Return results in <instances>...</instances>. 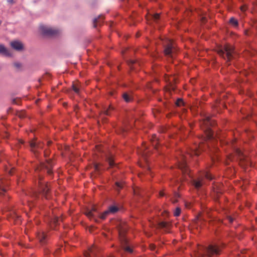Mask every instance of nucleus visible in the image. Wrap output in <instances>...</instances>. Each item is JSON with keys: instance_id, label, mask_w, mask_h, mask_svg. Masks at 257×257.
Wrapping results in <instances>:
<instances>
[{"instance_id": "1", "label": "nucleus", "mask_w": 257, "mask_h": 257, "mask_svg": "<svg viewBox=\"0 0 257 257\" xmlns=\"http://www.w3.org/2000/svg\"><path fill=\"white\" fill-rule=\"evenodd\" d=\"M201 248L205 251L206 253L198 252L197 257H211L212 255H218L220 252L219 247L217 245H210L207 248Z\"/></svg>"}, {"instance_id": "2", "label": "nucleus", "mask_w": 257, "mask_h": 257, "mask_svg": "<svg viewBox=\"0 0 257 257\" xmlns=\"http://www.w3.org/2000/svg\"><path fill=\"white\" fill-rule=\"evenodd\" d=\"M233 52V47L229 45H225L223 47L219 48L217 50V53L220 56L228 60L232 58Z\"/></svg>"}, {"instance_id": "3", "label": "nucleus", "mask_w": 257, "mask_h": 257, "mask_svg": "<svg viewBox=\"0 0 257 257\" xmlns=\"http://www.w3.org/2000/svg\"><path fill=\"white\" fill-rule=\"evenodd\" d=\"M164 44V54L168 58L173 59L175 55L176 49L171 40H167Z\"/></svg>"}, {"instance_id": "4", "label": "nucleus", "mask_w": 257, "mask_h": 257, "mask_svg": "<svg viewBox=\"0 0 257 257\" xmlns=\"http://www.w3.org/2000/svg\"><path fill=\"white\" fill-rule=\"evenodd\" d=\"M39 193L41 194L43 196H45L46 199L49 198V187L47 182L42 180V178L39 176Z\"/></svg>"}, {"instance_id": "5", "label": "nucleus", "mask_w": 257, "mask_h": 257, "mask_svg": "<svg viewBox=\"0 0 257 257\" xmlns=\"http://www.w3.org/2000/svg\"><path fill=\"white\" fill-rule=\"evenodd\" d=\"M40 31L43 35L46 36H54L58 33L57 30L43 25H40Z\"/></svg>"}, {"instance_id": "6", "label": "nucleus", "mask_w": 257, "mask_h": 257, "mask_svg": "<svg viewBox=\"0 0 257 257\" xmlns=\"http://www.w3.org/2000/svg\"><path fill=\"white\" fill-rule=\"evenodd\" d=\"M203 123L206 125V138L208 140H211L213 138V133L211 130L210 126L212 125V122L209 116H206L204 118Z\"/></svg>"}, {"instance_id": "7", "label": "nucleus", "mask_w": 257, "mask_h": 257, "mask_svg": "<svg viewBox=\"0 0 257 257\" xmlns=\"http://www.w3.org/2000/svg\"><path fill=\"white\" fill-rule=\"evenodd\" d=\"M52 166V161L50 160H47L45 163H41L40 166L36 169V171H38L39 169L44 170L50 175L52 173L51 170Z\"/></svg>"}, {"instance_id": "8", "label": "nucleus", "mask_w": 257, "mask_h": 257, "mask_svg": "<svg viewBox=\"0 0 257 257\" xmlns=\"http://www.w3.org/2000/svg\"><path fill=\"white\" fill-rule=\"evenodd\" d=\"M118 210V207L115 206H110L107 210H105L101 215L100 218L104 219L109 214H114Z\"/></svg>"}, {"instance_id": "9", "label": "nucleus", "mask_w": 257, "mask_h": 257, "mask_svg": "<svg viewBox=\"0 0 257 257\" xmlns=\"http://www.w3.org/2000/svg\"><path fill=\"white\" fill-rule=\"evenodd\" d=\"M11 47L17 51H21L23 49V44L19 41H14L11 43Z\"/></svg>"}, {"instance_id": "10", "label": "nucleus", "mask_w": 257, "mask_h": 257, "mask_svg": "<svg viewBox=\"0 0 257 257\" xmlns=\"http://www.w3.org/2000/svg\"><path fill=\"white\" fill-rule=\"evenodd\" d=\"M192 184L194 185V186L195 187V188L198 189L200 188V187L204 184L203 178H200L197 180L193 179L192 180Z\"/></svg>"}, {"instance_id": "11", "label": "nucleus", "mask_w": 257, "mask_h": 257, "mask_svg": "<svg viewBox=\"0 0 257 257\" xmlns=\"http://www.w3.org/2000/svg\"><path fill=\"white\" fill-rule=\"evenodd\" d=\"M96 211L95 207L93 206L91 209H87L85 212V214L90 218H93L95 215L94 213Z\"/></svg>"}, {"instance_id": "12", "label": "nucleus", "mask_w": 257, "mask_h": 257, "mask_svg": "<svg viewBox=\"0 0 257 257\" xmlns=\"http://www.w3.org/2000/svg\"><path fill=\"white\" fill-rule=\"evenodd\" d=\"M0 54L5 56H10L11 55L8 50L2 44H0Z\"/></svg>"}, {"instance_id": "13", "label": "nucleus", "mask_w": 257, "mask_h": 257, "mask_svg": "<svg viewBox=\"0 0 257 257\" xmlns=\"http://www.w3.org/2000/svg\"><path fill=\"white\" fill-rule=\"evenodd\" d=\"M235 154L236 156L237 159H239L240 161L244 159V155L242 151L239 149L236 148L235 149Z\"/></svg>"}, {"instance_id": "14", "label": "nucleus", "mask_w": 257, "mask_h": 257, "mask_svg": "<svg viewBox=\"0 0 257 257\" xmlns=\"http://www.w3.org/2000/svg\"><path fill=\"white\" fill-rule=\"evenodd\" d=\"M37 237L41 243H44L45 242L46 235L43 231L39 232L37 234Z\"/></svg>"}, {"instance_id": "15", "label": "nucleus", "mask_w": 257, "mask_h": 257, "mask_svg": "<svg viewBox=\"0 0 257 257\" xmlns=\"http://www.w3.org/2000/svg\"><path fill=\"white\" fill-rule=\"evenodd\" d=\"M179 167L180 168V169L182 170V171L185 173H187L188 172L187 162L185 159H184L182 163H181L179 165Z\"/></svg>"}, {"instance_id": "16", "label": "nucleus", "mask_w": 257, "mask_h": 257, "mask_svg": "<svg viewBox=\"0 0 257 257\" xmlns=\"http://www.w3.org/2000/svg\"><path fill=\"white\" fill-rule=\"evenodd\" d=\"M122 97L126 102H130L133 99L132 95L126 92H125L122 94Z\"/></svg>"}, {"instance_id": "17", "label": "nucleus", "mask_w": 257, "mask_h": 257, "mask_svg": "<svg viewBox=\"0 0 257 257\" xmlns=\"http://www.w3.org/2000/svg\"><path fill=\"white\" fill-rule=\"evenodd\" d=\"M107 162L108 163L109 167H112L115 165L113 158L111 156H107L106 158Z\"/></svg>"}, {"instance_id": "18", "label": "nucleus", "mask_w": 257, "mask_h": 257, "mask_svg": "<svg viewBox=\"0 0 257 257\" xmlns=\"http://www.w3.org/2000/svg\"><path fill=\"white\" fill-rule=\"evenodd\" d=\"M31 148H32L33 151L35 152V149L36 148H39L40 147V145H38L37 142H32L30 144Z\"/></svg>"}, {"instance_id": "19", "label": "nucleus", "mask_w": 257, "mask_h": 257, "mask_svg": "<svg viewBox=\"0 0 257 257\" xmlns=\"http://www.w3.org/2000/svg\"><path fill=\"white\" fill-rule=\"evenodd\" d=\"M229 23L234 27H237L238 26V21L234 17H231L229 20Z\"/></svg>"}, {"instance_id": "20", "label": "nucleus", "mask_w": 257, "mask_h": 257, "mask_svg": "<svg viewBox=\"0 0 257 257\" xmlns=\"http://www.w3.org/2000/svg\"><path fill=\"white\" fill-rule=\"evenodd\" d=\"M204 177H205L206 179L211 180L213 179V177L212 176L211 174H210L208 172H205L203 174Z\"/></svg>"}, {"instance_id": "21", "label": "nucleus", "mask_w": 257, "mask_h": 257, "mask_svg": "<svg viewBox=\"0 0 257 257\" xmlns=\"http://www.w3.org/2000/svg\"><path fill=\"white\" fill-rule=\"evenodd\" d=\"M72 88H73V90L74 91V92L76 93H77L78 94L79 93L80 88L78 86H77L76 84H73L72 85Z\"/></svg>"}, {"instance_id": "22", "label": "nucleus", "mask_w": 257, "mask_h": 257, "mask_svg": "<svg viewBox=\"0 0 257 257\" xmlns=\"http://www.w3.org/2000/svg\"><path fill=\"white\" fill-rule=\"evenodd\" d=\"M181 213V209L179 207H177L174 212L175 216H178Z\"/></svg>"}, {"instance_id": "23", "label": "nucleus", "mask_w": 257, "mask_h": 257, "mask_svg": "<svg viewBox=\"0 0 257 257\" xmlns=\"http://www.w3.org/2000/svg\"><path fill=\"white\" fill-rule=\"evenodd\" d=\"M176 105L181 106L184 104V102L181 98H178L176 102Z\"/></svg>"}, {"instance_id": "24", "label": "nucleus", "mask_w": 257, "mask_h": 257, "mask_svg": "<svg viewBox=\"0 0 257 257\" xmlns=\"http://www.w3.org/2000/svg\"><path fill=\"white\" fill-rule=\"evenodd\" d=\"M6 193V190L3 186H0V196L5 195Z\"/></svg>"}, {"instance_id": "25", "label": "nucleus", "mask_w": 257, "mask_h": 257, "mask_svg": "<svg viewBox=\"0 0 257 257\" xmlns=\"http://www.w3.org/2000/svg\"><path fill=\"white\" fill-rule=\"evenodd\" d=\"M160 13H154V14H147L145 16H160Z\"/></svg>"}, {"instance_id": "26", "label": "nucleus", "mask_w": 257, "mask_h": 257, "mask_svg": "<svg viewBox=\"0 0 257 257\" xmlns=\"http://www.w3.org/2000/svg\"><path fill=\"white\" fill-rule=\"evenodd\" d=\"M160 226L162 228H166L167 226V223L165 222H162L160 223Z\"/></svg>"}, {"instance_id": "27", "label": "nucleus", "mask_w": 257, "mask_h": 257, "mask_svg": "<svg viewBox=\"0 0 257 257\" xmlns=\"http://www.w3.org/2000/svg\"><path fill=\"white\" fill-rule=\"evenodd\" d=\"M124 249H125V251H126L127 252H128L130 253H132L133 252V249L130 246H126V247H125Z\"/></svg>"}, {"instance_id": "28", "label": "nucleus", "mask_w": 257, "mask_h": 257, "mask_svg": "<svg viewBox=\"0 0 257 257\" xmlns=\"http://www.w3.org/2000/svg\"><path fill=\"white\" fill-rule=\"evenodd\" d=\"M94 169L95 171H98L99 170V165L98 164H95L94 165Z\"/></svg>"}, {"instance_id": "29", "label": "nucleus", "mask_w": 257, "mask_h": 257, "mask_svg": "<svg viewBox=\"0 0 257 257\" xmlns=\"http://www.w3.org/2000/svg\"><path fill=\"white\" fill-rule=\"evenodd\" d=\"M115 184H116V187H117V189H120V188H121L122 187V184L120 183L116 182Z\"/></svg>"}, {"instance_id": "30", "label": "nucleus", "mask_w": 257, "mask_h": 257, "mask_svg": "<svg viewBox=\"0 0 257 257\" xmlns=\"http://www.w3.org/2000/svg\"><path fill=\"white\" fill-rule=\"evenodd\" d=\"M246 9V6L245 5H243V6L240 7V10L242 12L245 11Z\"/></svg>"}, {"instance_id": "31", "label": "nucleus", "mask_w": 257, "mask_h": 257, "mask_svg": "<svg viewBox=\"0 0 257 257\" xmlns=\"http://www.w3.org/2000/svg\"><path fill=\"white\" fill-rule=\"evenodd\" d=\"M227 219L230 223H232L233 221V218L231 216H228Z\"/></svg>"}, {"instance_id": "32", "label": "nucleus", "mask_w": 257, "mask_h": 257, "mask_svg": "<svg viewBox=\"0 0 257 257\" xmlns=\"http://www.w3.org/2000/svg\"><path fill=\"white\" fill-rule=\"evenodd\" d=\"M142 156L144 157V158L146 159L147 157V152L144 151L143 152H141Z\"/></svg>"}, {"instance_id": "33", "label": "nucleus", "mask_w": 257, "mask_h": 257, "mask_svg": "<svg viewBox=\"0 0 257 257\" xmlns=\"http://www.w3.org/2000/svg\"><path fill=\"white\" fill-rule=\"evenodd\" d=\"M14 65L15 67H17V68H19L21 67V64L19 63H14Z\"/></svg>"}, {"instance_id": "34", "label": "nucleus", "mask_w": 257, "mask_h": 257, "mask_svg": "<svg viewBox=\"0 0 257 257\" xmlns=\"http://www.w3.org/2000/svg\"><path fill=\"white\" fill-rule=\"evenodd\" d=\"M7 2L11 4H13L15 3L14 0H7Z\"/></svg>"}, {"instance_id": "35", "label": "nucleus", "mask_w": 257, "mask_h": 257, "mask_svg": "<svg viewBox=\"0 0 257 257\" xmlns=\"http://www.w3.org/2000/svg\"><path fill=\"white\" fill-rule=\"evenodd\" d=\"M160 196L161 197L165 196V193L163 191H160Z\"/></svg>"}, {"instance_id": "36", "label": "nucleus", "mask_w": 257, "mask_h": 257, "mask_svg": "<svg viewBox=\"0 0 257 257\" xmlns=\"http://www.w3.org/2000/svg\"><path fill=\"white\" fill-rule=\"evenodd\" d=\"M14 217H16L17 218H19L20 217V215L19 214H18L17 213H15Z\"/></svg>"}, {"instance_id": "37", "label": "nucleus", "mask_w": 257, "mask_h": 257, "mask_svg": "<svg viewBox=\"0 0 257 257\" xmlns=\"http://www.w3.org/2000/svg\"><path fill=\"white\" fill-rule=\"evenodd\" d=\"M104 114H106V115H109V112H108V109H107V110H105V111H104Z\"/></svg>"}, {"instance_id": "38", "label": "nucleus", "mask_w": 257, "mask_h": 257, "mask_svg": "<svg viewBox=\"0 0 257 257\" xmlns=\"http://www.w3.org/2000/svg\"><path fill=\"white\" fill-rule=\"evenodd\" d=\"M195 155H197V156L199 155V152H198V151L195 152Z\"/></svg>"}, {"instance_id": "39", "label": "nucleus", "mask_w": 257, "mask_h": 257, "mask_svg": "<svg viewBox=\"0 0 257 257\" xmlns=\"http://www.w3.org/2000/svg\"><path fill=\"white\" fill-rule=\"evenodd\" d=\"M90 252L91 253H93V249H92V248H90Z\"/></svg>"}, {"instance_id": "40", "label": "nucleus", "mask_w": 257, "mask_h": 257, "mask_svg": "<svg viewBox=\"0 0 257 257\" xmlns=\"http://www.w3.org/2000/svg\"><path fill=\"white\" fill-rule=\"evenodd\" d=\"M97 21V19L96 18H95L94 20H93V22L94 23H95L96 22V21Z\"/></svg>"}, {"instance_id": "41", "label": "nucleus", "mask_w": 257, "mask_h": 257, "mask_svg": "<svg viewBox=\"0 0 257 257\" xmlns=\"http://www.w3.org/2000/svg\"><path fill=\"white\" fill-rule=\"evenodd\" d=\"M24 116V115H23H23H20V117H23Z\"/></svg>"}, {"instance_id": "42", "label": "nucleus", "mask_w": 257, "mask_h": 257, "mask_svg": "<svg viewBox=\"0 0 257 257\" xmlns=\"http://www.w3.org/2000/svg\"><path fill=\"white\" fill-rule=\"evenodd\" d=\"M202 18H203V19H202V21H204V20H205V18L206 17H202Z\"/></svg>"}, {"instance_id": "43", "label": "nucleus", "mask_w": 257, "mask_h": 257, "mask_svg": "<svg viewBox=\"0 0 257 257\" xmlns=\"http://www.w3.org/2000/svg\"><path fill=\"white\" fill-rule=\"evenodd\" d=\"M10 173L11 174H13V171H12H12H11L10 172Z\"/></svg>"}, {"instance_id": "44", "label": "nucleus", "mask_w": 257, "mask_h": 257, "mask_svg": "<svg viewBox=\"0 0 257 257\" xmlns=\"http://www.w3.org/2000/svg\"><path fill=\"white\" fill-rule=\"evenodd\" d=\"M58 221V219H57H57H56H56H55V221H54L55 222V221Z\"/></svg>"}, {"instance_id": "45", "label": "nucleus", "mask_w": 257, "mask_h": 257, "mask_svg": "<svg viewBox=\"0 0 257 257\" xmlns=\"http://www.w3.org/2000/svg\"><path fill=\"white\" fill-rule=\"evenodd\" d=\"M156 20L157 19V18H159V17H154Z\"/></svg>"}, {"instance_id": "46", "label": "nucleus", "mask_w": 257, "mask_h": 257, "mask_svg": "<svg viewBox=\"0 0 257 257\" xmlns=\"http://www.w3.org/2000/svg\"><path fill=\"white\" fill-rule=\"evenodd\" d=\"M98 16H99V17H100V16H102V15H99Z\"/></svg>"}, {"instance_id": "47", "label": "nucleus", "mask_w": 257, "mask_h": 257, "mask_svg": "<svg viewBox=\"0 0 257 257\" xmlns=\"http://www.w3.org/2000/svg\"><path fill=\"white\" fill-rule=\"evenodd\" d=\"M2 23V21L0 20V25Z\"/></svg>"}]
</instances>
